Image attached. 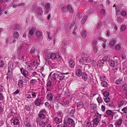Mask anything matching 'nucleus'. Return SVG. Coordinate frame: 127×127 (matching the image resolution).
Returning <instances> with one entry per match:
<instances>
[{
    "instance_id": "473e14b6",
    "label": "nucleus",
    "mask_w": 127,
    "mask_h": 127,
    "mask_svg": "<svg viewBox=\"0 0 127 127\" xmlns=\"http://www.w3.org/2000/svg\"><path fill=\"white\" fill-rule=\"evenodd\" d=\"M56 54V59H57L59 61L61 60L62 59V58L61 57V56H60L58 53H57Z\"/></svg>"
},
{
    "instance_id": "2eb2a0df",
    "label": "nucleus",
    "mask_w": 127,
    "mask_h": 127,
    "mask_svg": "<svg viewBox=\"0 0 127 127\" xmlns=\"http://www.w3.org/2000/svg\"><path fill=\"white\" fill-rule=\"evenodd\" d=\"M106 114L109 115L113 116L114 113L111 110H108L106 112Z\"/></svg>"
},
{
    "instance_id": "aec40b11",
    "label": "nucleus",
    "mask_w": 127,
    "mask_h": 127,
    "mask_svg": "<svg viewBox=\"0 0 127 127\" xmlns=\"http://www.w3.org/2000/svg\"><path fill=\"white\" fill-rule=\"evenodd\" d=\"M104 63V61L102 60H100L98 62L97 66L99 67L102 66Z\"/></svg>"
},
{
    "instance_id": "4d7b16f0",
    "label": "nucleus",
    "mask_w": 127,
    "mask_h": 127,
    "mask_svg": "<svg viewBox=\"0 0 127 127\" xmlns=\"http://www.w3.org/2000/svg\"><path fill=\"white\" fill-rule=\"evenodd\" d=\"M51 82L50 81H48L47 82V87H50L51 86Z\"/></svg>"
},
{
    "instance_id": "c85d7f7f",
    "label": "nucleus",
    "mask_w": 127,
    "mask_h": 127,
    "mask_svg": "<svg viewBox=\"0 0 127 127\" xmlns=\"http://www.w3.org/2000/svg\"><path fill=\"white\" fill-rule=\"evenodd\" d=\"M124 103V101L123 100H121L118 103V107L120 108L123 105Z\"/></svg>"
},
{
    "instance_id": "c9c22d12",
    "label": "nucleus",
    "mask_w": 127,
    "mask_h": 127,
    "mask_svg": "<svg viewBox=\"0 0 127 127\" xmlns=\"http://www.w3.org/2000/svg\"><path fill=\"white\" fill-rule=\"evenodd\" d=\"M102 25V23L101 22L99 21L98 22L97 25L96 26V28L97 29H99L101 27V26Z\"/></svg>"
},
{
    "instance_id": "0e129e2a",
    "label": "nucleus",
    "mask_w": 127,
    "mask_h": 127,
    "mask_svg": "<svg viewBox=\"0 0 127 127\" xmlns=\"http://www.w3.org/2000/svg\"><path fill=\"white\" fill-rule=\"evenodd\" d=\"M124 90L126 91H127V85L125 84L123 86Z\"/></svg>"
},
{
    "instance_id": "4c0bfd02",
    "label": "nucleus",
    "mask_w": 127,
    "mask_h": 127,
    "mask_svg": "<svg viewBox=\"0 0 127 127\" xmlns=\"http://www.w3.org/2000/svg\"><path fill=\"white\" fill-rule=\"evenodd\" d=\"M36 34L38 37H39L42 35V32L39 31H37L36 32Z\"/></svg>"
},
{
    "instance_id": "6ab92c4d",
    "label": "nucleus",
    "mask_w": 127,
    "mask_h": 127,
    "mask_svg": "<svg viewBox=\"0 0 127 127\" xmlns=\"http://www.w3.org/2000/svg\"><path fill=\"white\" fill-rule=\"evenodd\" d=\"M122 121V120L121 119H120L116 121L115 124L121 126Z\"/></svg>"
},
{
    "instance_id": "4be33fe9",
    "label": "nucleus",
    "mask_w": 127,
    "mask_h": 127,
    "mask_svg": "<svg viewBox=\"0 0 127 127\" xmlns=\"http://www.w3.org/2000/svg\"><path fill=\"white\" fill-rule=\"evenodd\" d=\"M53 96L51 94H47V98L48 99L50 100H52L53 99Z\"/></svg>"
},
{
    "instance_id": "052dcab7",
    "label": "nucleus",
    "mask_w": 127,
    "mask_h": 127,
    "mask_svg": "<svg viewBox=\"0 0 127 127\" xmlns=\"http://www.w3.org/2000/svg\"><path fill=\"white\" fill-rule=\"evenodd\" d=\"M23 49V47L22 46H20L19 47L18 50L17 52L18 53H20V51L22 50V49Z\"/></svg>"
},
{
    "instance_id": "ddd939ff",
    "label": "nucleus",
    "mask_w": 127,
    "mask_h": 127,
    "mask_svg": "<svg viewBox=\"0 0 127 127\" xmlns=\"http://www.w3.org/2000/svg\"><path fill=\"white\" fill-rule=\"evenodd\" d=\"M42 101L41 99L37 98L35 101V104L37 106H39L41 104Z\"/></svg>"
},
{
    "instance_id": "2f4dec72",
    "label": "nucleus",
    "mask_w": 127,
    "mask_h": 127,
    "mask_svg": "<svg viewBox=\"0 0 127 127\" xmlns=\"http://www.w3.org/2000/svg\"><path fill=\"white\" fill-rule=\"evenodd\" d=\"M103 60L104 61H108L110 60V58L107 56H106L104 57L103 58Z\"/></svg>"
},
{
    "instance_id": "864d4df0",
    "label": "nucleus",
    "mask_w": 127,
    "mask_h": 127,
    "mask_svg": "<svg viewBox=\"0 0 127 127\" xmlns=\"http://www.w3.org/2000/svg\"><path fill=\"white\" fill-rule=\"evenodd\" d=\"M86 127H92V124L91 123L88 122L87 123Z\"/></svg>"
},
{
    "instance_id": "e2e57ef3",
    "label": "nucleus",
    "mask_w": 127,
    "mask_h": 127,
    "mask_svg": "<svg viewBox=\"0 0 127 127\" xmlns=\"http://www.w3.org/2000/svg\"><path fill=\"white\" fill-rule=\"evenodd\" d=\"M62 46L65 47L67 44V42L66 41H62Z\"/></svg>"
},
{
    "instance_id": "37998d69",
    "label": "nucleus",
    "mask_w": 127,
    "mask_h": 127,
    "mask_svg": "<svg viewBox=\"0 0 127 127\" xmlns=\"http://www.w3.org/2000/svg\"><path fill=\"white\" fill-rule=\"evenodd\" d=\"M20 26L19 25L17 24H15L14 25V29L15 30H18Z\"/></svg>"
},
{
    "instance_id": "39448f33",
    "label": "nucleus",
    "mask_w": 127,
    "mask_h": 127,
    "mask_svg": "<svg viewBox=\"0 0 127 127\" xmlns=\"http://www.w3.org/2000/svg\"><path fill=\"white\" fill-rule=\"evenodd\" d=\"M69 74L68 72L65 73H62L61 74L57 73V78L60 80H63L64 78V76L63 74Z\"/></svg>"
},
{
    "instance_id": "a211bd4d",
    "label": "nucleus",
    "mask_w": 127,
    "mask_h": 127,
    "mask_svg": "<svg viewBox=\"0 0 127 127\" xmlns=\"http://www.w3.org/2000/svg\"><path fill=\"white\" fill-rule=\"evenodd\" d=\"M76 74L78 76H80L82 74V70L80 69L77 70L76 72Z\"/></svg>"
},
{
    "instance_id": "0eeeda50",
    "label": "nucleus",
    "mask_w": 127,
    "mask_h": 127,
    "mask_svg": "<svg viewBox=\"0 0 127 127\" xmlns=\"http://www.w3.org/2000/svg\"><path fill=\"white\" fill-rule=\"evenodd\" d=\"M30 52L32 55H34L38 54V51L34 47H33L30 50Z\"/></svg>"
},
{
    "instance_id": "69168bd1",
    "label": "nucleus",
    "mask_w": 127,
    "mask_h": 127,
    "mask_svg": "<svg viewBox=\"0 0 127 127\" xmlns=\"http://www.w3.org/2000/svg\"><path fill=\"white\" fill-rule=\"evenodd\" d=\"M77 16L79 18V19H80L82 18V15L81 14H80L79 13H78L77 14Z\"/></svg>"
},
{
    "instance_id": "bb28decb",
    "label": "nucleus",
    "mask_w": 127,
    "mask_h": 127,
    "mask_svg": "<svg viewBox=\"0 0 127 127\" xmlns=\"http://www.w3.org/2000/svg\"><path fill=\"white\" fill-rule=\"evenodd\" d=\"M91 107L92 108H93L95 111H97V107L96 105L94 104H92L91 105Z\"/></svg>"
},
{
    "instance_id": "7ed1b4c3",
    "label": "nucleus",
    "mask_w": 127,
    "mask_h": 127,
    "mask_svg": "<svg viewBox=\"0 0 127 127\" xmlns=\"http://www.w3.org/2000/svg\"><path fill=\"white\" fill-rule=\"evenodd\" d=\"M46 113V111L45 109H43L40 111L39 113L38 116L41 119H43L45 118V114Z\"/></svg>"
},
{
    "instance_id": "49530a36",
    "label": "nucleus",
    "mask_w": 127,
    "mask_h": 127,
    "mask_svg": "<svg viewBox=\"0 0 127 127\" xmlns=\"http://www.w3.org/2000/svg\"><path fill=\"white\" fill-rule=\"evenodd\" d=\"M87 12L88 13L91 14L93 13L94 12V11L93 9H90L87 10Z\"/></svg>"
},
{
    "instance_id": "c756f323",
    "label": "nucleus",
    "mask_w": 127,
    "mask_h": 127,
    "mask_svg": "<svg viewBox=\"0 0 127 127\" xmlns=\"http://www.w3.org/2000/svg\"><path fill=\"white\" fill-rule=\"evenodd\" d=\"M87 18V16H85L84 17L81 21V23L83 25L84 24Z\"/></svg>"
},
{
    "instance_id": "bf43d9fd",
    "label": "nucleus",
    "mask_w": 127,
    "mask_h": 127,
    "mask_svg": "<svg viewBox=\"0 0 127 127\" xmlns=\"http://www.w3.org/2000/svg\"><path fill=\"white\" fill-rule=\"evenodd\" d=\"M4 66V62L2 60H0V67H3Z\"/></svg>"
},
{
    "instance_id": "f8f14e48",
    "label": "nucleus",
    "mask_w": 127,
    "mask_h": 127,
    "mask_svg": "<svg viewBox=\"0 0 127 127\" xmlns=\"http://www.w3.org/2000/svg\"><path fill=\"white\" fill-rule=\"evenodd\" d=\"M11 123H13L14 125H17L19 124V120L17 119H12L11 120Z\"/></svg>"
},
{
    "instance_id": "dca6fc26",
    "label": "nucleus",
    "mask_w": 127,
    "mask_h": 127,
    "mask_svg": "<svg viewBox=\"0 0 127 127\" xmlns=\"http://www.w3.org/2000/svg\"><path fill=\"white\" fill-rule=\"evenodd\" d=\"M123 82V80L121 78H120L117 80L115 82L116 84L119 85L122 84Z\"/></svg>"
},
{
    "instance_id": "de8ad7c7",
    "label": "nucleus",
    "mask_w": 127,
    "mask_h": 127,
    "mask_svg": "<svg viewBox=\"0 0 127 127\" xmlns=\"http://www.w3.org/2000/svg\"><path fill=\"white\" fill-rule=\"evenodd\" d=\"M104 100L105 102L108 103L110 101V99L109 97H107L105 98Z\"/></svg>"
},
{
    "instance_id": "8fccbe9b",
    "label": "nucleus",
    "mask_w": 127,
    "mask_h": 127,
    "mask_svg": "<svg viewBox=\"0 0 127 127\" xmlns=\"http://www.w3.org/2000/svg\"><path fill=\"white\" fill-rule=\"evenodd\" d=\"M69 101H64L63 102L64 105H67L69 104Z\"/></svg>"
},
{
    "instance_id": "79ce46f5",
    "label": "nucleus",
    "mask_w": 127,
    "mask_h": 127,
    "mask_svg": "<svg viewBox=\"0 0 127 127\" xmlns=\"http://www.w3.org/2000/svg\"><path fill=\"white\" fill-rule=\"evenodd\" d=\"M50 7V4L48 3H47L45 5V8L47 9H49Z\"/></svg>"
},
{
    "instance_id": "13d9d810",
    "label": "nucleus",
    "mask_w": 127,
    "mask_h": 127,
    "mask_svg": "<svg viewBox=\"0 0 127 127\" xmlns=\"http://www.w3.org/2000/svg\"><path fill=\"white\" fill-rule=\"evenodd\" d=\"M122 111H123L125 113L127 112V106L126 107H125L122 109Z\"/></svg>"
},
{
    "instance_id": "f03ea898",
    "label": "nucleus",
    "mask_w": 127,
    "mask_h": 127,
    "mask_svg": "<svg viewBox=\"0 0 127 127\" xmlns=\"http://www.w3.org/2000/svg\"><path fill=\"white\" fill-rule=\"evenodd\" d=\"M101 117L99 116H96L93 120L94 122L93 125H95V126H96L98 125V124L100 121Z\"/></svg>"
},
{
    "instance_id": "393cba45",
    "label": "nucleus",
    "mask_w": 127,
    "mask_h": 127,
    "mask_svg": "<svg viewBox=\"0 0 127 127\" xmlns=\"http://www.w3.org/2000/svg\"><path fill=\"white\" fill-rule=\"evenodd\" d=\"M18 85L19 87L21 88L23 86V81L22 80H20L18 81Z\"/></svg>"
},
{
    "instance_id": "09e8293b",
    "label": "nucleus",
    "mask_w": 127,
    "mask_h": 127,
    "mask_svg": "<svg viewBox=\"0 0 127 127\" xmlns=\"http://www.w3.org/2000/svg\"><path fill=\"white\" fill-rule=\"evenodd\" d=\"M121 15L124 17H125L126 15V12L125 11H123L121 12Z\"/></svg>"
},
{
    "instance_id": "f704fd0d",
    "label": "nucleus",
    "mask_w": 127,
    "mask_h": 127,
    "mask_svg": "<svg viewBox=\"0 0 127 127\" xmlns=\"http://www.w3.org/2000/svg\"><path fill=\"white\" fill-rule=\"evenodd\" d=\"M31 64L32 65L33 67H35V68H36L38 66V64L35 61H33L32 63Z\"/></svg>"
},
{
    "instance_id": "3c124183",
    "label": "nucleus",
    "mask_w": 127,
    "mask_h": 127,
    "mask_svg": "<svg viewBox=\"0 0 127 127\" xmlns=\"http://www.w3.org/2000/svg\"><path fill=\"white\" fill-rule=\"evenodd\" d=\"M93 52L94 54H96L97 53V50L96 47L94 46L93 50Z\"/></svg>"
},
{
    "instance_id": "6e6d98bb",
    "label": "nucleus",
    "mask_w": 127,
    "mask_h": 127,
    "mask_svg": "<svg viewBox=\"0 0 127 127\" xmlns=\"http://www.w3.org/2000/svg\"><path fill=\"white\" fill-rule=\"evenodd\" d=\"M60 120L57 117H56L55 119V122L57 124H58L60 123Z\"/></svg>"
},
{
    "instance_id": "5fc2aeb1",
    "label": "nucleus",
    "mask_w": 127,
    "mask_h": 127,
    "mask_svg": "<svg viewBox=\"0 0 127 127\" xmlns=\"http://www.w3.org/2000/svg\"><path fill=\"white\" fill-rule=\"evenodd\" d=\"M103 94L104 96L107 97L109 95V93L105 91L103 93Z\"/></svg>"
},
{
    "instance_id": "680f3d73",
    "label": "nucleus",
    "mask_w": 127,
    "mask_h": 127,
    "mask_svg": "<svg viewBox=\"0 0 127 127\" xmlns=\"http://www.w3.org/2000/svg\"><path fill=\"white\" fill-rule=\"evenodd\" d=\"M67 8L66 6L62 8V11L64 12L67 11Z\"/></svg>"
},
{
    "instance_id": "e433bc0d",
    "label": "nucleus",
    "mask_w": 127,
    "mask_h": 127,
    "mask_svg": "<svg viewBox=\"0 0 127 127\" xmlns=\"http://www.w3.org/2000/svg\"><path fill=\"white\" fill-rule=\"evenodd\" d=\"M34 29L33 28L31 29L29 31V35L28 36L29 37V35H32L33 34V32Z\"/></svg>"
},
{
    "instance_id": "cd10ccee",
    "label": "nucleus",
    "mask_w": 127,
    "mask_h": 127,
    "mask_svg": "<svg viewBox=\"0 0 127 127\" xmlns=\"http://www.w3.org/2000/svg\"><path fill=\"white\" fill-rule=\"evenodd\" d=\"M107 83L104 81H103L101 83V85L104 87H106L107 86Z\"/></svg>"
},
{
    "instance_id": "1a4fd4ad",
    "label": "nucleus",
    "mask_w": 127,
    "mask_h": 127,
    "mask_svg": "<svg viewBox=\"0 0 127 127\" xmlns=\"http://www.w3.org/2000/svg\"><path fill=\"white\" fill-rule=\"evenodd\" d=\"M83 105L84 103L82 101H79L77 103V109H80L83 107Z\"/></svg>"
},
{
    "instance_id": "f3484780",
    "label": "nucleus",
    "mask_w": 127,
    "mask_h": 127,
    "mask_svg": "<svg viewBox=\"0 0 127 127\" xmlns=\"http://www.w3.org/2000/svg\"><path fill=\"white\" fill-rule=\"evenodd\" d=\"M28 119V118H27L26 120L24 121V124L26 127H31L30 123L28 122L27 121Z\"/></svg>"
},
{
    "instance_id": "9d476101",
    "label": "nucleus",
    "mask_w": 127,
    "mask_h": 127,
    "mask_svg": "<svg viewBox=\"0 0 127 127\" xmlns=\"http://www.w3.org/2000/svg\"><path fill=\"white\" fill-rule=\"evenodd\" d=\"M36 121L37 124H39L40 127H44L45 126V123L43 121L40 122L38 119L36 120Z\"/></svg>"
},
{
    "instance_id": "412c9836",
    "label": "nucleus",
    "mask_w": 127,
    "mask_h": 127,
    "mask_svg": "<svg viewBox=\"0 0 127 127\" xmlns=\"http://www.w3.org/2000/svg\"><path fill=\"white\" fill-rule=\"evenodd\" d=\"M82 75V79L85 81L87 79V76L86 73H84Z\"/></svg>"
},
{
    "instance_id": "774afa93",
    "label": "nucleus",
    "mask_w": 127,
    "mask_h": 127,
    "mask_svg": "<svg viewBox=\"0 0 127 127\" xmlns=\"http://www.w3.org/2000/svg\"><path fill=\"white\" fill-rule=\"evenodd\" d=\"M97 100L98 102L101 103L102 101V100L101 98H100L99 97L97 98Z\"/></svg>"
},
{
    "instance_id": "423d86ee",
    "label": "nucleus",
    "mask_w": 127,
    "mask_h": 127,
    "mask_svg": "<svg viewBox=\"0 0 127 127\" xmlns=\"http://www.w3.org/2000/svg\"><path fill=\"white\" fill-rule=\"evenodd\" d=\"M43 13V12L42 9L41 7H39L37 9L36 11V14L37 17H38L39 16H41Z\"/></svg>"
},
{
    "instance_id": "7c9ffc66",
    "label": "nucleus",
    "mask_w": 127,
    "mask_h": 127,
    "mask_svg": "<svg viewBox=\"0 0 127 127\" xmlns=\"http://www.w3.org/2000/svg\"><path fill=\"white\" fill-rule=\"evenodd\" d=\"M67 8L68 10L70 12L73 13V10L72 9L71 6L70 5H68L67 6Z\"/></svg>"
},
{
    "instance_id": "c03bdc74",
    "label": "nucleus",
    "mask_w": 127,
    "mask_h": 127,
    "mask_svg": "<svg viewBox=\"0 0 127 127\" xmlns=\"http://www.w3.org/2000/svg\"><path fill=\"white\" fill-rule=\"evenodd\" d=\"M117 22L119 23H120L123 22L122 20L120 17H118L117 18Z\"/></svg>"
},
{
    "instance_id": "a19ab883",
    "label": "nucleus",
    "mask_w": 127,
    "mask_h": 127,
    "mask_svg": "<svg viewBox=\"0 0 127 127\" xmlns=\"http://www.w3.org/2000/svg\"><path fill=\"white\" fill-rule=\"evenodd\" d=\"M121 46L119 44H117L115 46V48L117 50H119L121 49Z\"/></svg>"
},
{
    "instance_id": "603ef678",
    "label": "nucleus",
    "mask_w": 127,
    "mask_h": 127,
    "mask_svg": "<svg viewBox=\"0 0 127 127\" xmlns=\"http://www.w3.org/2000/svg\"><path fill=\"white\" fill-rule=\"evenodd\" d=\"M28 71H27L26 70H24L23 73V74L24 76H26L28 75Z\"/></svg>"
},
{
    "instance_id": "ea45409f",
    "label": "nucleus",
    "mask_w": 127,
    "mask_h": 127,
    "mask_svg": "<svg viewBox=\"0 0 127 127\" xmlns=\"http://www.w3.org/2000/svg\"><path fill=\"white\" fill-rule=\"evenodd\" d=\"M74 25H75V27L73 29L74 31H75L78 28L77 25L75 24V22H74L73 23V24H72L71 25V27H72L73 26H74Z\"/></svg>"
},
{
    "instance_id": "72a5a7b5",
    "label": "nucleus",
    "mask_w": 127,
    "mask_h": 127,
    "mask_svg": "<svg viewBox=\"0 0 127 127\" xmlns=\"http://www.w3.org/2000/svg\"><path fill=\"white\" fill-rule=\"evenodd\" d=\"M115 43V42L114 40L112 39L110 41L109 44L111 46H114Z\"/></svg>"
},
{
    "instance_id": "5701e85b",
    "label": "nucleus",
    "mask_w": 127,
    "mask_h": 127,
    "mask_svg": "<svg viewBox=\"0 0 127 127\" xmlns=\"http://www.w3.org/2000/svg\"><path fill=\"white\" fill-rule=\"evenodd\" d=\"M19 33L17 32H15L13 33L14 37L16 39H17L19 37Z\"/></svg>"
},
{
    "instance_id": "a878e982",
    "label": "nucleus",
    "mask_w": 127,
    "mask_h": 127,
    "mask_svg": "<svg viewBox=\"0 0 127 127\" xmlns=\"http://www.w3.org/2000/svg\"><path fill=\"white\" fill-rule=\"evenodd\" d=\"M109 65L112 67H114L115 66L114 62L112 60H110L109 61Z\"/></svg>"
},
{
    "instance_id": "b1692460",
    "label": "nucleus",
    "mask_w": 127,
    "mask_h": 127,
    "mask_svg": "<svg viewBox=\"0 0 127 127\" xmlns=\"http://www.w3.org/2000/svg\"><path fill=\"white\" fill-rule=\"evenodd\" d=\"M81 35L83 38H85L86 36V31L85 30H83L81 32Z\"/></svg>"
},
{
    "instance_id": "a18cd8bd",
    "label": "nucleus",
    "mask_w": 127,
    "mask_h": 127,
    "mask_svg": "<svg viewBox=\"0 0 127 127\" xmlns=\"http://www.w3.org/2000/svg\"><path fill=\"white\" fill-rule=\"evenodd\" d=\"M36 82L37 81L36 80L32 79L31 80L30 83L31 85H32L35 83V82Z\"/></svg>"
},
{
    "instance_id": "9b49d317",
    "label": "nucleus",
    "mask_w": 127,
    "mask_h": 127,
    "mask_svg": "<svg viewBox=\"0 0 127 127\" xmlns=\"http://www.w3.org/2000/svg\"><path fill=\"white\" fill-rule=\"evenodd\" d=\"M69 65L71 68H73L75 65L74 62L72 59H70L69 61Z\"/></svg>"
},
{
    "instance_id": "338daca9",
    "label": "nucleus",
    "mask_w": 127,
    "mask_h": 127,
    "mask_svg": "<svg viewBox=\"0 0 127 127\" xmlns=\"http://www.w3.org/2000/svg\"><path fill=\"white\" fill-rule=\"evenodd\" d=\"M126 27L124 25H122L121 26V30L123 31H124L126 29Z\"/></svg>"
},
{
    "instance_id": "4468645a",
    "label": "nucleus",
    "mask_w": 127,
    "mask_h": 127,
    "mask_svg": "<svg viewBox=\"0 0 127 127\" xmlns=\"http://www.w3.org/2000/svg\"><path fill=\"white\" fill-rule=\"evenodd\" d=\"M86 59V58H82L79 60L80 63L81 64H87Z\"/></svg>"
},
{
    "instance_id": "20e7f679",
    "label": "nucleus",
    "mask_w": 127,
    "mask_h": 127,
    "mask_svg": "<svg viewBox=\"0 0 127 127\" xmlns=\"http://www.w3.org/2000/svg\"><path fill=\"white\" fill-rule=\"evenodd\" d=\"M47 58L48 59H55L56 58V54L53 53H48L47 55Z\"/></svg>"
},
{
    "instance_id": "f257e3e1",
    "label": "nucleus",
    "mask_w": 127,
    "mask_h": 127,
    "mask_svg": "<svg viewBox=\"0 0 127 127\" xmlns=\"http://www.w3.org/2000/svg\"><path fill=\"white\" fill-rule=\"evenodd\" d=\"M74 124L73 120L71 118H68L65 119L64 121L62 127H67L71 126H74Z\"/></svg>"
},
{
    "instance_id": "58836bf2",
    "label": "nucleus",
    "mask_w": 127,
    "mask_h": 127,
    "mask_svg": "<svg viewBox=\"0 0 127 127\" xmlns=\"http://www.w3.org/2000/svg\"><path fill=\"white\" fill-rule=\"evenodd\" d=\"M86 63H90L92 62V60L89 57H88L86 58Z\"/></svg>"
},
{
    "instance_id": "6e6552de",
    "label": "nucleus",
    "mask_w": 127,
    "mask_h": 127,
    "mask_svg": "<svg viewBox=\"0 0 127 127\" xmlns=\"http://www.w3.org/2000/svg\"><path fill=\"white\" fill-rule=\"evenodd\" d=\"M57 73H54L51 76L52 72L51 73L49 76V78L50 76L51 79L52 80L54 81L56 80V77H57Z\"/></svg>"
}]
</instances>
